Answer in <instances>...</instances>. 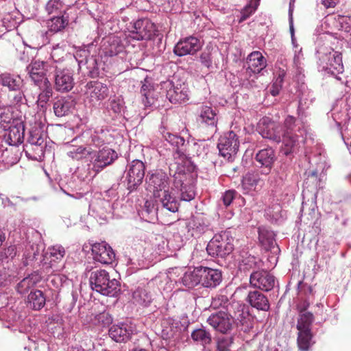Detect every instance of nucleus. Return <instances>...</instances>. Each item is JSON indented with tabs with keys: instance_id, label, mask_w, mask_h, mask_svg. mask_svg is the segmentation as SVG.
<instances>
[{
	"instance_id": "obj_61",
	"label": "nucleus",
	"mask_w": 351,
	"mask_h": 351,
	"mask_svg": "<svg viewBox=\"0 0 351 351\" xmlns=\"http://www.w3.org/2000/svg\"><path fill=\"white\" fill-rule=\"evenodd\" d=\"M286 74H287V73H286L285 70L280 69L277 71V76H276V81L278 82L279 83L283 84L284 79L286 76Z\"/></svg>"
},
{
	"instance_id": "obj_2",
	"label": "nucleus",
	"mask_w": 351,
	"mask_h": 351,
	"mask_svg": "<svg viewBox=\"0 0 351 351\" xmlns=\"http://www.w3.org/2000/svg\"><path fill=\"white\" fill-rule=\"evenodd\" d=\"M90 284L93 290L106 296L114 297L119 291V282L111 278L106 269L93 271L90 276Z\"/></svg>"
},
{
	"instance_id": "obj_39",
	"label": "nucleus",
	"mask_w": 351,
	"mask_h": 351,
	"mask_svg": "<svg viewBox=\"0 0 351 351\" xmlns=\"http://www.w3.org/2000/svg\"><path fill=\"white\" fill-rule=\"evenodd\" d=\"M281 133V127L276 125L274 123L268 125L266 130L262 132V136L263 138H268L276 143H280L282 137Z\"/></svg>"
},
{
	"instance_id": "obj_44",
	"label": "nucleus",
	"mask_w": 351,
	"mask_h": 351,
	"mask_svg": "<svg viewBox=\"0 0 351 351\" xmlns=\"http://www.w3.org/2000/svg\"><path fill=\"white\" fill-rule=\"evenodd\" d=\"M108 44V49H106V53L110 56H117L123 51L124 46L121 43V40L118 37L113 36L110 38Z\"/></svg>"
},
{
	"instance_id": "obj_6",
	"label": "nucleus",
	"mask_w": 351,
	"mask_h": 351,
	"mask_svg": "<svg viewBox=\"0 0 351 351\" xmlns=\"http://www.w3.org/2000/svg\"><path fill=\"white\" fill-rule=\"evenodd\" d=\"M145 176V165L138 160H133L128 171L127 189L130 193L134 191L142 183Z\"/></svg>"
},
{
	"instance_id": "obj_45",
	"label": "nucleus",
	"mask_w": 351,
	"mask_h": 351,
	"mask_svg": "<svg viewBox=\"0 0 351 351\" xmlns=\"http://www.w3.org/2000/svg\"><path fill=\"white\" fill-rule=\"evenodd\" d=\"M314 321L313 314L311 312L302 313L299 314V318L297 323V329L311 330V326Z\"/></svg>"
},
{
	"instance_id": "obj_5",
	"label": "nucleus",
	"mask_w": 351,
	"mask_h": 351,
	"mask_svg": "<svg viewBox=\"0 0 351 351\" xmlns=\"http://www.w3.org/2000/svg\"><path fill=\"white\" fill-rule=\"evenodd\" d=\"M240 142L239 137L233 131L224 133L217 144L220 154L228 160L235 156L239 148Z\"/></svg>"
},
{
	"instance_id": "obj_33",
	"label": "nucleus",
	"mask_w": 351,
	"mask_h": 351,
	"mask_svg": "<svg viewBox=\"0 0 351 351\" xmlns=\"http://www.w3.org/2000/svg\"><path fill=\"white\" fill-rule=\"evenodd\" d=\"M155 197L158 199L162 206L167 210L173 213L178 210L179 204L175 197L171 195L169 190L165 191V194H162V195L158 193Z\"/></svg>"
},
{
	"instance_id": "obj_28",
	"label": "nucleus",
	"mask_w": 351,
	"mask_h": 351,
	"mask_svg": "<svg viewBox=\"0 0 351 351\" xmlns=\"http://www.w3.org/2000/svg\"><path fill=\"white\" fill-rule=\"evenodd\" d=\"M0 84L8 87L10 90H19L22 86L23 80L18 75L5 73L0 75Z\"/></svg>"
},
{
	"instance_id": "obj_16",
	"label": "nucleus",
	"mask_w": 351,
	"mask_h": 351,
	"mask_svg": "<svg viewBox=\"0 0 351 351\" xmlns=\"http://www.w3.org/2000/svg\"><path fill=\"white\" fill-rule=\"evenodd\" d=\"M162 134L163 138L168 141L171 145L176 148L175 154L173 155L174 158L176 159L179 158L182 161L184 160V149L185 146V140L184 138L180 136H178L173 134H171L169 132L163 130L162 132Z\"/></svg>"
},
{
	"instance_id": "obj_57",
	"label": "nucleus",
	"mask_w": 351,
	"mask_h": 351,
	"mask_svg": "<svg viewBox=\"0 0 351 351\" xmlns=\"http://www.w3.org/2000/svg\"><path fill=\"white\" fill-rule=\"evenodd\" d=\"M236 192L234 190L226 191L222 196L223 204L226 206L230 205L235 197Z\"/></svg>"
},
{
	"instance_id": "obj_24",
	"label": "nucleus",
	"mask_w": 351,
	"mask_h": 351,
	"mask_svg": "<svg viewBox=\"0 0 351 351\" xmlns=\"http://www.w3.org/2000/svg\"><path fill=\"white\" fill-rule=\"evenodd\" d=\"M248 69L254 73H260L267 66L266 60L260 51L252 52L247 58Z\"/></svg>"
},
{
	"instance_id": "obj_18",
	"label": "nucleus",
	"mask_w": 351,
	"mask_h": 351,
	"mask_svg": "<svg viewBox=\"0 0 351 351\" xmlns=\"http://www.w3.org/2000/svg\"><path fill=\"white\" fill-rule=\"evenodd\" d=\"M197 113L199 123L211 127L217 125V114L212 107L202 105L199 107Z\"/></svg>"
},
{
	"instance_id": "obj_37",
	"label": "nucleus",
	"mask_w": 351,
	"mask_h": 351,
	"mask_svg": "<svg viewBox=\"0 0 351 351\" xmlns=\"http://www.w3.org/2000/svg\"><path fill=\"white\" fill-rule=\"evenodd\" d=\"M40 277L37 274H31L23 278L16 286V291L21 294L27 293L38 281Z\"/></svg>"
},
{
	"instance_id": "obj_56",
	"label": "nucleus",
	"mask_w": 351,
	"mask_h": 351,
	"mask_svg": "<svg viewBox=\"0 0 351 351\" xmlns=\"http://www.w3.org/2000/svg\"><path fill=\"white\" fill-rule=\"evenodd\" d=\"M295 118L293 116H287L285 120L284 125L286 130L285 132H289L290 134H293L292 132L295 126Z\"/></svg>"
},
{
	"instance_id": "obj_64",
	"label": "nucleus",
	"mask_w": 351,
	"mask_h": 351,
	"mask_svg": "<svg viewBox=\"0 0 351 351\" xmlns=\"http://www.w3.org/2000/svg\"><path fill=\"white\" fill-rule=\"evenodd\" d=\"M5 254L13 257L16 254L15 247L13 245L8 247L5 250Z\"/></svg>"
},
{
	"instance_id": "obj_34",
	"label": "nucleus",
	"mask_w": 351,
	"mask_h": 351,
	"mask_svg": "<svg viewBox=\"0 0 351 351\" xmlns=\"http://www.w3.org/2000/svg\"><path fill=\"white\" fill-rule=\"evenodd\" d=\"M152 295L145 289L138 288L133 293V302L136 305L147 306L152 302Z\"/></svg>"
},
{
	"instance_id": "obj_36",
	"label": "nucleus",
	"mask_w": 351,
	"mask_h": 351,
	"mask_svg": "<svg viewBox=\"0 0 351 351\" xmlns=\"http://www.w3.org/2000/svg\"><path fill=\"white\" fill-rule=\"evenodd\" d=\"M14 123L10 107L0 108V132L5 131Z\"/></svg>"
},
{
	"instance_id": "obj_38",
	"label": "nucleus",
	"mask_w": 351,
	"mask_h": 351,
	"mask_svg": "<svg viewBox=\"0 0 351 351\" xmlns=\"http://www.w3.org/2000/svg\"><path fill=\"white\" fill-rule=\"evenodd\" d=\"M69 24L66 12L62 16L52 18L48 22V27L51 32H58L64 29Z\"/></svg>"
},
{
	"instance_id": "obj_13",
	"label": "nucleus",
	"mask_w": 351,
	"mask_h": 351,
	"mask_svg": "<svg viewBox=\"0 0 351 351\" xmlns=\"http://www.w3.org/2000/svg\"><path fill=\"white\" fill-rule=\"evenodd\" d=\"M47 64L45 62L39 60L32 61L27 66L26 71L32 81L36 86L49 82L46 77Z\"/></svg>"
},
{
	"instance_id": "obj_21",
	"label": "nucleus",
	"mask_w": 351,
	"mask_h": 351,
	"mask_svg": "<svg viewBox=\"0 0 351 351\" xmlns=\"http://www.w3.org/2000/svg\"><path fill=\"white\" fill-rule=\"evenodd\" d=\"M149 183L153 186L154 196H157L158 193L160 195L165 194V192L169 190L168 178L163 173H158L151 176Z\"/></svg>"
},
{
	"instance_id": "obj_59",
	"label": "nucleus",
	"mask_w": 351,
	"mask_h": 351,
	"mask_svg": "<svg viewBox=\"0 0 351 351\" xmlns=\"http://www.w3.org/2000/svg\"><path fill=\"white\" fill-rule=\"evenodd\" d=\"M282 87V84L275 80L269 88V93L272 96L275 97L280 93Z\"/></svg>"
},
{
	"instance_id": "obj_47",
	"label": "nucleus",
	"mask_w": 351,
	"mask_h": 351,
	"mask_svg": "<svg viewBox=\"0 0 351 351\" xmlns=\"http://www.w3.org/2000/svg\"><path fill=\"white\" fill-rule=\"evenodd\" d=\"M180 191L181 199L184 201L189 202L195 196L194 186L191 184H185L183 188H180Z\"/></svg>"
},
{
	"instance_id": "obj_10",
	"label": "nucleus",
	"mask_w": 351,
	"mask_h": 351,
	"mask_svg": "<svg viewBox=\"0 0 351 351\" xmlns=\"http://www.w3.org/2000/svg\"><path fill=\"white\" fill-rule=\"evenodd\" d=\"M55 68V88L59 92H69L74 86V80L73 74L70 70L66 69L58 68L56 65L53 66Z\"/></svg>"
},
{
	"instance_id": "obj_4",
	"label": "nucleus",
	"mask_w": 351,
	"mask_h": 351,
	"mask_svg": "<svg viewBox=\"0 0 351 351\" xmlns=\"http://www.w3.org/2000/svg\"><path fill=\"white\" fill-rule=\"evenodd\" d=\"M154 23L147 19L135 21L129 30V36L136 40H151L156 34Z\"/></svg>"
},
{
	"instance_id": "obj_20",
	"label": "nucleus",
	"mask_w": 351,
	"mask_h": 351,
	"mask_svg": "<svg viewBox=\"0 0 351 351\" xmlns=\"http://www.w3.org/2000/svg\"><path fill=\"white\" fill-rule=\"evenodd\" d=\"M265 181L258 172L248 173L243 176L241 186L245 191H256L261 189Z\"/></svg>"
},
{
	"instance_id": "obj_40",
	"label": "nucleus",
	"mask_w": 351,
	"mask_h": 351,
	"mask_svg": "<svg viewBox=\"0 0 351 351\" xmlns=\"http://www.w3.org/2000/svg\"><path fill=\"white\" fill-rule=\"evenodd\" d=\"M239 268L243 271H249L255 269L257 266V261L254 256L248 254L247 252H242L239 259Z\"/></svg>"
},
{
	"instance_id": "obj_49",
	"label": "nucleus",
	"mask_w": 351,
	"mask_h": 351,
	"mask_svg": "<svg viewBox=\"0 0 351 351\" xmlns=\"http://www.w3.org/2000/svg\"><path fill=\"white\" fill-rule=\"evenodd\" d=\"M63 8L62 0H49L46 4L45 10L49 14L58 13Z\"/></svg>"
},
{
	"instance_id": "obj_30",
	"label": "nucleus",
	"mask_w": 351,
	"mask_h": 351,
	"mask_svg": "<svg viewBox=\"0 0 351 351\" xmlns=\"http://www.w3.org/2000/svg\"><path fill=\"white\" fill-rule=\"evenodd\" d=\"M258 239L267 250L273 247L276 244L274 232L264 227L258 228Z\"/></svg>"
},
{
	"instance_id": "obj_26",
	"label": "nucleus",
	"mask_w": 351,
	"mask_h": 351,
	"mask_svg": "<svg viewBox=\"0 0 351 351\" xmlns=\"http://www.w3.org/2000/svg\"><path fill=\"white\" fill-rule=\"evenodd\" d=\"M75 106L73 99L69 97H62L53 104V111L58 117L68 114Z\"/></svg>"
},
{
	"instance_id": "obj_22",
	"label": "nucleus",
	"mask_w": 351,
	"mask_h": 351,
	"mask_svg": "<svg viewBox=\"0 0 351 351\" xmlns=\"http://www.w3.org/2000/svg\"><path fill=\"white\" fill-rule=\"evenodd\" d=\"M132 333V330L127 324L113 325L109 330L110 337L117 342L128 341Z\"/></svg>"
},
{
	"instance_id": "obj_48",
	"label": "nucleus",
	"mask_w": 351,
	"mask_h": 351,
	"mask_svg": "<svg viewBox=\"0 0 351 351\" xmlns=\"http://www.w3.org/2000/svg\"><path fill=\"white\" fill-rule=\"evenodd\" d=\"M233 339L232 337H219L217 340V351H230Z\"/></svg>"
},
{
	"instance_id": "obj_50",
	"label": "nucleus",
	"mask_w": 351,
	"mask_h": 351,
	"mask_svg": "<svg viewBox=\"0 0 351 351\" xmlns=\"http://www.w3.org/2000/svg\"><path fill=\"white\" fill-rule=\"evenodd\" d=\"M229 304V300L226 295H217L211 302L210 306L213 308H219L220 307H227Z\"/></svg>"
},
{
	"instance_id": "obj_15",
	"label": "nucleus",
	"mask_w": 351,
	"mask_h": 351,
	"mask_svg": "<svg viewBox=\"0 0 351 351\" xmlns=\"http://www.w3.org/2000/svg\"><path fill=\"white\" fill-rule=\"evenodd\" d=\"M247 301L252 307L258 311H268L270 309V304L267 297L259 291H250L247 297Z\"/></svg>"
},
{
	"instance_id": "obj_17",
	"label": "nucleus",
	"mask_w": 351,
	"mask_h": 351,
	"mask_svg": "<svg viewBox=\"0 0 351 351\" xmlns=\"http://www.w3.org/2000/svg\"><path fill=\"white\" fill-rule=\"evenodd\" d=\"M8 132L5 135L6 142L10 145H18L23 141L24 125L21 122L16 121L8 128Z\"/></svg>"
},
{
	"instance_id": "obj_12",
	"label": "nucleus",
	"mask_w": 351,
	"mask_h": 351,
	"mask_svg": "<svg viewBox=\"0 0 351 351\" xmlns=\"http://www.w3.org/2000/svg\"><path fill=\"white\" fill-rule=\"evenodd\" d=\"M85 88V95L90 102L101 101L108 95L107 85L99 81H90L86 84Z\"/></svg>"
},
{
	"instance_id": "obj_62",
	"label": "nucleus",
	"mask_w": 351,
	"mask_h": 351,
	"mask_svg": "<svg viewBox=\"0 0 351 351\" xmlns=\"http://www.w3.org/2000/svg\"><path fill=\"white\" fill-rule=\"evenodd\" d=\"M14 91L16 93H15L14 95H13L12 101H13V103L18 104L22 101V99L24 95H23V92L21 90V89H19V90H14Z\"/></svg>"
},
{
	"instance_id": "obj_11",
	"label": "nucleus",
	"mask_w": 351,
	"mask_h": 351,
	"mask_svg": "<svg viewBox=\"0 0 351 351\" xmlns=\"http://www.w3.org/2000/svg\"><path fill=\"white\" fill-rule=\"evenodd\" d=\"M65 251L62 247H53L49 248V252L47 258L49 260L48 265L46 266V272L49 274H55L60 271L64 267L62 262Z\"/></svg>"
},
{
	"instance_id": "obj_53",
	"label": "nucleus",
	"mask_w": 351,
	"mask_h": 351,
	"mask_svg": "<svg viewBox=\"0 0 351 351\" xmlns=\"http://www.w3.org/2000/svg\"><path fill=\"white\" fill-rule=\"evenodd\" d=\"M256 6L250 3L241 11V17L239 22L241 23L248 19L256 10Z\"/></svg>"
},
{
	"instance_id": "obj_42",
	"label": "nucleus",
	"mask_w": 351,
	"mask_h": 351,
	"mask_svg": "<svg viewBox=\"0 0 351 351\" xmlns=\"http://www.w3.org/2000/svg\"><path fill=\"white\" fill-rule=\"evenodd\" d=\"M167 97L173 104H180L188 99L186 92H184L178 87L170 88L167 93Z\"/></svg>"
},
{
	"instance_id": "obj_29",
	"label": "nucleus",
	"mask_w": 351,
	"mask_h": 351,
	"mask_svg": "<svg viewBox=\"0 0 351 351\" xmlns=\"http://www.w3.org/2000/svg\"><path fill=\"white\" fill-rule=\"evenodd\" d=\"M328 69L333 74H339L343 71L341 53L338 51L330 53L328 58Z\"/></svg>"
},
{
	"instance_id": "obj_55",
	"label": "nucleus",
	"mask_w": 351,
	"mask_h": 351,
	"mask_svg": "<svg viewBox=\"0 0 351 351\" xmlns=\"http://www.w3.org/2000/svg\"><path fill=\"white\" fill-rule=\"evenodd\" d=\"M104 144V141L95 132L90 136V141L88 142V147H99Z\"/></svg>"
},
{
	"instance_id": "obj_23",
	"label": "nucleus",
	"mask_w": 351,
	"mask_h": 351,
	"mask_svg": "<svg viewBox=\"0 0 351 351\" xmlns=\"http://www.w3.org/2000/svg\"><path fill=\"white\" fill-rule=\"evenodd\" d=\"M256 160L266 169L265 175H267L273 166L275 161V152L271 148H266L260 150L255 156Z\"/></svg>"
},
{
	"instance_id": "obj_60",
	"label": "nucleus",
	"mask_w": 351,
	"mask_h": 351,
	"mask_svg": "<svg viewBox=\"0 0 351 351\" xmlns=\"http://www.w3.org/2000/svg\"><path fill=\"white\" fill-rule=\"evenodd\" d=\"M310 303L307 300H304L301 302L300 304H297L296 308L299 313V314L302 313H308L307 308L309 307Z\"/></svg>"
},
{
	"instance_id": "obj_7",
	"label": "nucleus",
	"mask_w": 351,
	"mask_h": 351,
	"mask_svg": "<svg viewBox=\"0 0 351 351\" xmlns=\"http://www.w3.org/2000/svg\"><path fill=\"white\" fill-rule=\"evenodd\" d=\"M208 324L215 330L226 333L232 328L234 319L225 311H219L210 315L207 319Z\"/></svg>"
},
{
	"instance_id": "obj_52",
	"label": "nucleus",
	"mask_w": 351,
	"mask_h": 351,
	"mask_svg": "<svg viewBox=\"0 0 351 351\" xmlns=\"http://www.w3.org/2000/svg\"><path fill=\"white\" fill-rule=\"evenodd\" d=\"M95 321L97 324H101L103 326H106L111 324L112 319L108 313L104 311L95 315Z\"/></svg>"
},
{
	"instance_id": "obj_63",
	"label": "nucleus",
	"mask_w": 351,
	"mask_h": 351,
	"mask_svg": "<svg viewBox=\"0 0 351 351\" xmlns=\"http://www.w3.org/2000/svg\"><path fill=\"white\" fill-rule=\"evenodd\" d=\"M322 4L326 8H335L337 3V0H322Z\"/></svg>"
},
{
	"instance_id": "obj_25",
	"label": "nucleus",
	"mask_w": 351,
	"mask_h": 351,
	"mask_svg": "<svg viewBox=\"0 0 351 351\" xmlns=\"http://www.w3.org/2000/svg\"><path fill=\"white\" fill-rule=\"evenodd\" d=\"M141 94L143 97V103L145 107H150L154 105L158 97V93L156 91L153 86L146 79L142 84Z\"/></svg>"
},
{
	"instance_id": "obj_54",
	"label": "nucleus",
	"mask_w": 351,
	"mask_h": 351,
	"mask_svg": "<svg viewBox=\"0 0 351 351\" xmlns=\"http://www.w3.org/2000/svg\"><path fill=\"white\" fill-rule=\"evenodd\" d=\"M12 280V275L9 274L8 269L3 268L0 270V287L5 286Z\"/></svg>"
},
{
	"instance_id": "obj_32",
	"label": "nucleus",
	"mask_w": 351,
	"mask_h": 351,
	"mask_svg": "<svg viewBox=\"0 0 351 351\" xmlns=\"http://www.w3.org/2000/svg\"><path fill=\"white\" fill-rule=\"evenodd\" d=\"M27 300L29 306L34 310L41 309L45 306L46 302L44 293L40 290L31 291Z\"/></svg>"
},
{
	"instance_id": "obj_19",
	"label": "nucleus",
	"mask_w": 351,
	"mask_h": 351,
	"mask_svg": "<svg viewBox=\"0 0 351 351\" xmlns=\"http://www.w3.org/2000/svg\"><path fill=\"white\" fill-rule=\"evenodd\" d=\"M117 158L118 156L115 151L108 147H104L98 152L94 167L103 169L112 164Z\"/></svg>"
},
{
	"instance_id": "obj_9",
	"label": "nucleus",
	"mask_w": 351,
	"mask_h": 351,
	"mask_svg": "<svg viewBox=\"0 0 351 351\" xmlns=\"http://www.w3.org/2000/svg\"><path fill=\"white\" fill-rule=\"evenodd\" d=\"M93 258L104 265L112 263L115 254L112 247L106 242L96 243L91 245Z\"/></svg>"
},
{
	"instance_id": "obj_14",
	"label": "nucleus",
	"mask_w": 351,
	"mask_h": 351,
	"mask_svg": "<svg viewBox=\"0 0 351 351\" xmlns=\"http://www.w3.org/2000/svg\"><path fill=\"white\" fill-rule=\"evenodd\" d=\"M201 48L199 40L193 36H190L180 40L174 47L173 52L178 56L194 54Z\"/></svg>"
},
{
	"instance_id": "obj_46",
	"label": "nucleus",
	"mask_w": 351,
	"mask_h": 351,
	"mask_svg": "<svg viewBox=\"0 0 351 351\" xmlns=\"http://www.w3.org/2000/svg\"><path fill=\"white\" fill-rule=\"evenodd\" d=\"M124 102L121 97L114 96L109 100V109L115 114L121 113Z\"/></svg>"
},
{
	"instance_id": "obj_51",
	"label": "nucleus",
	"mask_w": 351,
	"mask_h": 351,
	"mask_svg": "<svg viewBox=\"0 0 351 351\" xmlns=\"http://www.w3.org/2000/svg\"><path fill=\"white\" fill-rule=\"evenodd\" d=\"M186 180V175L182 171H176L173 175V186L180 190V188H183L186 184L184 182Z\"/></svg>"
},
{
	"instance_id": "obj_3",
	"label": "nucleus",
	"mask_w": 351,
	"mask_h": 351,
	"mask_svg": "<svg viewBox=\"0 0 351 351\" xmlns=\"http://www.w3.org/2000/svg\"><path fill=\"white\" fill-rule=\"evenodd\" d=\"M232 239L226 234H218L213 237L207 245L206 250L211 256L223 257L230 254L234 250Z\"/></svg>"
},
{
	"instance_id": "obj_58",
	"label": "nucleus",
	"mask_w": 351,
	"mask_h": 351,
	"mask_svg": "<svg viewBox=\"0 0 351 351\" xmlns=\"http://www.w3.org/2000/svg\"><path fill=\"white\" fill-rule=\"evenodd\" d=\"M201 62L206 67H210L212 63L210 52H203L200 56Z\"/></svg>"
},
{
	"instance_id": "obj_1",
	"label": "nucleus",
	"mask_w": 351,
	"mask_h": 351,
	"mask_svg": "<svg viewBox=\"0 0 351 351\" xmlns=\"http://www.w3.org/2000/svg\"><path fill=\"white\" fill-rule=\"evenodd\" d=\"M221 273L218 269L206 267H195L192 271L184 274L182 281L189 288L199 284L204 287H216L221 282Z\"/></svg>"
},
{
	"instance_id": "obj_41",
	"label": "nucleus",
	"mask_w": 351,
	"mask_h": 351,
	"mask_svg": "<svg viewBox=\"0 0 351 351\" xmlns=\"http://www.w3.org/2000/svg\"><path fill=\"white\" fill-rule=\"evenodd\" d=\"M93 149L90 147L73 146L67 152V155L73 160H80L90 155Z\"/></svg>"
},
{
	"instance_id": "obj_43",
	"label": "nucleus",
	"mask_w": 351,
	"mask_h": 351,
	"mask_svg": "<svg viewBox=\"0 0 351 351\" xmlns=\"http://www.w3.org/2000/svg\"><path fill=\"white\" fill-rule=\"evenodd\" d=\"M312 339V334L311 330H299L298 336V345L300 350L303 351H308L311 345V340Z\"/></svg>"
},
{
	"instance_id": "obj_35",
	"label": "nucleus",
	"mask_w": 351,
	"mask_h": 351,
	"mask_svg": "<svg viewBox=\"0 0 351 351\" xmlns=\"http://www.w3.org/2000/svg\"><path fill=\"white\" fill-rule=\"evenodd\" d=\"M192 339L200 345L206 347L212 343V336L210 332L204 328H197L191 332Z\"/></svg>"
},
{
	"instance_id": "obj_27",
	"label": "nucleus",
	"mask_w": 351,
	"mask_h": 351,
	"mask_svg": "<svg viewBox=\"0 0 351 351\" xmlns=\"http://www.w3.org/2000/svg\"><path fill=\"white\" fill-rule=\"evenodd\" d=\"M282 152L283 154L288 156L289 154L296 151L298 147V136L290 134L289 132H284L282 135Z\"/></svg>"
},
{
	"instance_id": "obj_31",
	"label": "nucleus",
	"mask_w": 351,
	"mask_h": 351,
	"mask_svg": "<svg viewBox=\"0 0 351 351\" xmlns=\"http://www.w3.org/2000/svg\"><path fill=\"white\" fill-rule=\"evenodd\" d=\"M40 92L38 96V105L42 108L45 107L49 99L52 97L53 90L50 82H46L37 86Z\"/></svg>"
},
{
	"instance_id": "obj_8",
	"label": "nucleus",
	"mask_w": 351,
	"mask_h": 351,
	"mask_svg": "<svg viewBox=\"0 0 351 351\" xmlns=\"http://www.w3.org/2000/svg\"><path fill=\"white\" fill-rule=\"evenodd\" d=\"M250 282L255 288L269 291L274 287L275 277L267 271H256L251 274Z\"/></svg>"
}]
</instances>
